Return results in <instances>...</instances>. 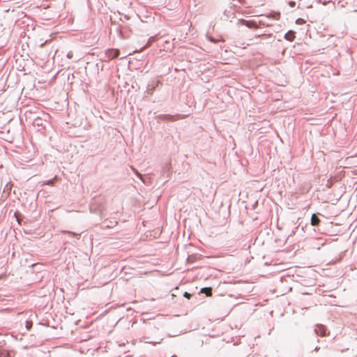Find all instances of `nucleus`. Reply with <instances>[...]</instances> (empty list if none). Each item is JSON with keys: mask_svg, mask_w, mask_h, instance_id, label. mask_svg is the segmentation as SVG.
Listing matches in <instances>:
<instances>
[{"mask_svg": "<svg viewBox=\"0 0 357 357\" xmlns=\"http://www.w3.org/2000/svg\"><path fill=\"white\" fill-rule=\"evenodd\" d=\"M106 54L109 59H115L119 55V50L117 49H112L107 51Z\"/></svg>", "mask_w": 357, "mask_h": 357, "instance_id": "f03ea898", "label": "nucleus"}, {"mask_svg": "<svg viewBox=\"0 0 357 357\" xmlns=\"http://www.w3.org/2000/svg\"><path fill=\"white\" fill-rule=\"evenodd\" d=\"M240 22L242 25H245V26H248V28H254V29L258 28L257 23L254 21L241 20Z\"/></svg>", "mask_w": 357, "mask_h": 357, "instance_id": "f257e3e1", "label": "nucleus"}, {"mask_svg": "<svg viewBox=\"0 0 357 357\" xmlns=\"http://www.w3.org/2000/svg\"><path fill=\"white\" fill-rule=\"evenodd\" d=\"M172 357H176V356H172Z\"/></svg>", "mask_w": 357, "mask_h": 357, "instance_id": "9b49d317", "label": "nucleus"}, {"mask_svg": "<svg viewBox=\"0 0 357 357\" xmlns=\"http://www.w3.org/2000/svg\"><path fill=\"white\" fill-rule=\"evenodd\" d=\"M15 218H16L17 221V222H20V220H19V218H18V216H17V212H15Z\"/></svg>", "mask_w": 357, "mask_h": 357, "instance_id": "9d476101", "label": "nucleus"}, {"mask_svg": "<svg viewBox=\"0 0 357 357\" xmlns=\"http://www.w3.org/2000/svg\"><path fill=\"white\" fill-rule=\"evenodd\" d=\"M287 40L292 42L295 38V33L293 31H289L284 36Z\"/></svg>", "mask_w": 357, "mask_h": 357, "instance_id": "7ed1b4c3", "label": "nucleus"}, {"mask_svg": "<svg viewBox=\"0 0 357 357\" xmlns=\"http://www.w3.org/2000/svg\"><path fill=\"white\" fill-rule=\"evenodd\" d=\"M320 222L319 218L315 215L313 214L311 218V224L313 226L317 225Z\"/></svg>", "mask_w": 357, "mask_h": 357, "instance_id": "20e7f679", "label": "nucleus"}, {"mask_svg": "<svg viewBox=\"0 0 357 357\" xmlns=\"http://www.w3.org/2000/svg\"><path fill=\"white\" fill-rule=\"evenodd\" d=\"M271 37V34H262L256 36V38H268Z\"/></svg>", "mask_w": 357, "mask_h": 357, "instance_id": "423d86ee", "label": "nucleus"}, {"mask_svg": "<svg viewBox=\"0 0 357 357\" xmlns=\"http://www.w3.org/2000/svg\"><path fill=\"white\" fill-rule=\"evenodd\" d=\"M201 292L204 293L207 296H212V289L211 287L202 288Z\"/></svg>", "mask_w": 357, "mask_h": 357, "instance_id": "39448f33", "label": "nucleus"}, {"mask_svg": "<svg viewBox=\"0 0 357 357\" xmlns=\"http://www.w3.org/2000/svg\"><path fill=\"white\" fill-rule=\"evenodd\" d=\"M296 23L297 24L301 25L305 23V21L302 18H298L296 20Z\"/></svg>", "mask_w": 357, "mask_h": 357, "instance_id": "0eeeda50", "label": "nucleus"}, {"mask_svg": "<svg viewBox=\"0 0 357 357\" xmlns=\"http://www.w3.org/2000/svg\"><path fill=\"white\" fill-rule=\"evenodd\" d=\"M184 296H185V298H188V299H189V298H190L191 295H190V294H189V293H188V292H185V294H184Z\"/></svg>", "mask_w": 357, "mask_h": 357, "instance_id": "1a4fd4ad", "label": "nucleus"}, {"mask_svg": "<svg viewBox=\"0 0 357 357\" xmlns=\"http://www.w3.org/2000/svg\"><path fill=\"white\" fill-rule=\"evenodd\" d=\"M32 326V323L29 321H26V328L27 330H30L31 327Z\"/></svg>", "mask_w": 357, "mask_h": 357, "instance_id": "6e6552de", "label": "nucleus"}]
</instances>
